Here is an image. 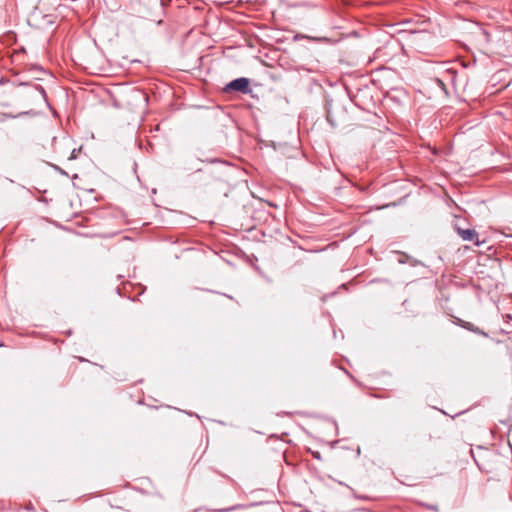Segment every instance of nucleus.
I'll list each match as a JSON object with an SVG mask.
<instances>
[{
  "label": "nucleus",
  "mask_w": 512,
  "mask_h": 512,
  "mask_svg": "<svg viewBox=\"0 0 512 512\" xmlns=\"http://www.w3.org/2000/svg\"><path fill=\"white\" fill-rule=\"evenodd\" d=\"M455 323L457 325H459L460 327L468 330V331H471L475 334H479V335H482L484 337H487L488 334L486 332H484L483 330H481L479 327L475 326L473 323L471 322H468V321H464L460 318H456L455 320Z\"/></svg>",
  "instance_id": "obj_4"
},
{
  "label": "nucleus",
  "mask_w": 512,
  "mask_h": 512,
  "mask_svg": "<svg viewBox=\"0 0 512 512\" xmlns=\"http://www.w3.org/2000/svg\"><path fill=\"white\" fill-rule=\"evenodd\" d=\"M503 319H504L505 323L509 324L510 322H512V315L505 314V315H503Z\"/></svg>",
  "instance_id": "obj_6"
},
{
  "label": "nucleus",
  "mask_w": 512,
  "mask_h": 512,
  "mask_svg": "<svg viewBox=\"0 0 512 512\" xmlns=\"http://www.w3.org/2000/svg\"><path fill=\"white\" fill-rule=\"evenodd\" d=\"M386 28L390 29V30H386V34H388L390 36L389 39H386V47H390L396 53L400 52L401 54H403L404 49H403L402 45L400 44L399 39L395 38V34H400V35L404 36V35H406L407 32L405 30L397 29L396 25H394V24L390 25V24L386 23Z\"/></svg>",
  "instance_id": "obj_1"
},
{
  "label": "nucleus",
  "mask_w": 512,
  "mask_h": 512,
  "mask_svg": "<svg viewBox=\"0 0 512 512\" xmlns=\"http://www.w3.org/2000/svg\"><path fill=\"white\" fill-rule=\"evenodd\" d=\"M27 510H30V511H33L34 510V507L32 504H29L27 507H26Z\"/></svg>",
  "instance_id": "obj_10"
},
{
  "label": "nucleus",
  "mask_w": 512,
  "mask_h": 512,
  "mask_svg": "<svg viewBox=\"0 0 512 512\" xmlns=\"http://www.w3.org/2000/svg\"><path fill=\"white\" fill-rule=\"evenodd\" d=\"M385 96H386V97H390V95H389V92H388V91H386Z\"/></svg>",
  "instance_id": "obj_12"
},
{
  "label": "nucleus",
  "mask_w": 512,
  "mask_h": 512,
  "mask_svg": "<svg viewBox=\"0 0 512 512\" xmlns=\"http://www.w3.org/2000/svg\"><path fill=\"white\" fill-rule=\"evenodd\" d=\"M454 230L464 241L472 242L476 246H480L483 243V241L481 242L479 240V235L475 229H471V228L464 229V228L460 227L457 223H455Z\"/></svg>",
  "instance_id": "obj_2"
},
{
  "label": "nucleus",
  "mask_w": 512,
  "mask_h": 512,
  "mask_svg": "<svg viewBox=\"0 0 512 512\" xmlns=\"http://www.w3.org/2000/svg\"><path fill=\"white\" fill-rule=\"evenodd\" d=\"M327 120L334 126V123L331 121L329 115L327 116Z\"/></svg>",
  "instance_id": "obj_11"
},
{
  "label": "nucleus",
  "mask_w": 512,
  "mask_h": 512,
  "mask_svg": "<svg viewBox=\"0 0 512 512\" xmlns=\"http://www.w3.org/2000/svg\"><path fill=\"white\" fill-rule=\"evenodd\" d=\"M477 465H478L479 469L484 473H491V472L497 470V467L493 468V467L486 465L485 463L478 462Z\"/></svg>",
  "instance_id": "obj_5"
},
{
  "label": "nucleus",
  "mask_w": 512,
  "mask_h": 512,
  "mask_svg": "<svg viewBox=\"0 0 512 512\" xmlns=\"http://www.w3.org/2000/svg\"><path fill=\"white\" fill-rule=\"evenodd\" d=\"M503 331H504L505 333H510V332H512V330H506V331H505V330H503Z\"/></svg>",
  "instance_id": "obj_13"
},
{
  "label": "nucleus",
  "mask_w": 512,
  "mask_h": 512,
  "mask_svg": "<svg viewBox=\"0 0 512 512\" xmlns=\"http://www.w3.org/2000/svg\"><path fill=\"white\" fill-rule=\"evenodd\" d=\"M316 458H320L319 453L314 455Z\"/></svg>",
  "instance_id": "obj_14"
},
{
  "label": "nucleus",
  "mask_w": 512,
  "mask_h": 512,
  "mask_svg": "<svg viewBox=\"0 0 512 512\" xmlns=\"http://www.w3.org/2000/svg\"><path fill=\"white\" fill-rule=\"evenodd\" d=\"M36 89H37V90H38V91H39V92H40L44 97H46L45 89H44L42 86L37 85V86H36Z\"/></svg>",
  "instance_id": "obj_8"
},
{
  "label": "nucleus",
  "mask_w": 512,
  "mask_h": 512,
  "mask_svg": "<svg viewBox=\"0 0 512 512\" xmlns=\"http://www.w3.org/2000/svg\"><path fill=\"white\" fill-rule=\"evenodd\" d=\"M405 258H407V255L406 254H399V262L400 263H405Z\"/></svg>",
  "instance_id": "obj_9"
},
{
  "label": "nucleus",
  "mask_w": 512,
  "mask_h": 512,
  "mask_svg": "<svg viewBox=\"0 0 512 512\" xmlns=\"http://www.w3.org/2000/svg\"><path fill=\"white\" fill-rule=\"evenodd\" d=\"M436 83L444 90V92L447 94V90H446V87H445V84L443 83L442 80L440 79H436Z\"/></svg>",
  "instance_id": "obj_7"
},
{
  "label": "nucleus",
  "mask_w": 512,
  "mask_h": 512,
  "mask_svg": "<svg viewBox=\"0 0 512 512\" xmlns=\"http://www.w3.org/2000/svg\"><path fill=\"white\" fill-rule=\"evenodd\" d=\"M249 84H250V82H249L248 78L240 77V78L234 79L231 82H229L225 86L224 91L225 92L239 91L243 94H247L250 92Z\"/></svg>",
  "instance_id": "obj_3"
}]
</instances>
